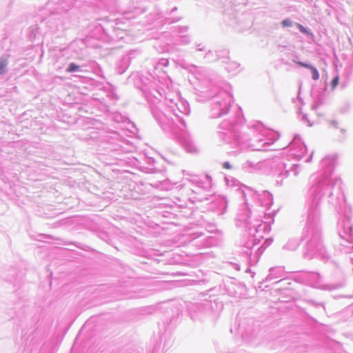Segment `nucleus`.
<instances>
[{
    "label": "nucleus",
    "instance_id": "f257e3e1",
    "mask_svg": "<svg viewBox=\"0 0 353 353\" xmlns=\"http://www.w3.org/2000/svg\"><path fill=\"white\" fill-rule=\"evenodd\" d=\"M8 65V58H0V75L3 74L7 71V66Z\"/></svg>",
    "mask_w": 353,
    "mask_h": 353
},
{
    "label": "nucleus",
    "instance_id": "f03ea898",
    "mask_svg": "<svg viewBox=\"0 0 353 353\" xmlns=\"http://www.w3.org/2000/svg\"><path fill=\"white\" fill-rule=\"evenodd\" d=\"M79 66L76 65L75 63H70V65L68 66V68H67L66 71L68 72H73L74 71H77V70H79Z\"/></svg>",
    "mask_w": 353,
    "mask_h": 353
},
{
    "label": "nucleus",
    "instance_id": "7ed1b4c3",
    "mask_svg": "<svg viewBox=\"0 0 353 353\" xmlns=\"http://www.w3.org/2000/svg\"><path fill=\"white\" fill-rule=\"evenodd\" d=\"M310 70L312 72V79L314 80H317L319 79V72L318 70H316V68L314 67H310Z\"/></svg>",
    "mask_w": 353,
    "mask_h": 353
},
{
    "label": "nucleus",
    "instance_id": "20e7f679",
    "mask_svg": "<svg viewBox=\"0 0 353 353\" xmlns=\"http://www.w3.org/2000/svg\"><path fill=\"white\" fill-rule=\"evenodd\" d=\"M339 77H336L332 81V83H331V85H332V89H334L336 85L339 84Z\"/></svg>",
    "mask_w": 353,
    "mask_h": 353
},
{
    "label": "nucleus",
    "instance_id": "39448f33",
    "mask_svg": "<svg viewBox=\"0 0 353 353\" xmlns=\"http://www.w3.org/2000/svg\"><path fill=\"white\" fill-rule=\"evenodd\" d=\"M297 64L301 65V66H302V67H305V68H309V69H310V67H312L310 65H308V64H306V63H302V62H297Z\"/></svg>",
    "mask_w": 353,
    "mask_h": 353
},
{
    "label": "nucleus",
    "instance_id": "423d86ee",
    "mask_svg": "<svg viewBox=\"0 0 353 353\" xmlns=\"http://www.w3.org/2000/svg\"><path fill=\"white\" fill-rule=\"evenodd\" d=\"M223 167L225 168V169H227V170H229V169H231V165L229 163V162H225L223 164Z\"/></svg>",
    "mask_w": 353,
    "mask_h": 353
}]
</instances>
